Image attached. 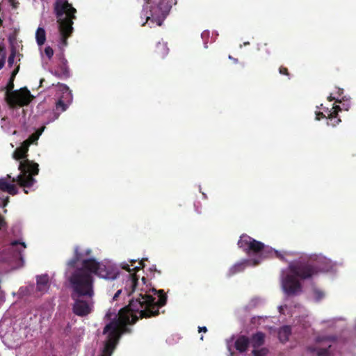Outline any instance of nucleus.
<instances>
[{"mask_svg": "<svg viewBox=\"0 0 356 356\" xmlns=\"http://www.w3.org/2000/svg\"><path fill=\"white\" fill-rule=\"evenodd\" d=\"M149 291L158 295L157 300L147 291L141 289L138 296L131 300L127 307L121 308L118 314L114 309L107 312L106 318L111 321L105 325L103 330V334H106V339L100 356H112L121 335L131 332L128 325L136 323L139 318L157 316L159 314V308L166 304V295L163 290L156 291L153 288Z\"/></svg>", "mask_w": 356, "mask_h": 356, "instance_id": "nucleus-1", "label": "nucleus"}, {"mask_svg": "<svg viewBox=\"0 0 356 356\" xmlns=\"http://www.w3.org/2000/svg\"><path fill=\"white\" fill-rule=\"evenodd\" d=\"M329 268L330 265L324 258L290 262L289 265L290 274H287L282 278V289L289 296L294 295L301 291V284L297 277L300 280H307L321 272L327 271Z\"/></svg>", "mask_w": 356, "mask_h": 356, "instance_id": "nucleus-2", "label": "nucleus"}, {"mask_svg": "<svg viewBox=\"0 0 356 356\" xmlns=\"http://www.w3.org/2000/svg\"><path fill=\"white\" fill-rule=\"evenodd\" d=\"M29 147L30 146L22 143L13 153V158L15 160H23V161L19 162L18 168L21 173L16 178H13V181H16L18 185L23 187L33 186L35 182L33 176L38 173V163L27 159Z\"/></svg>", "mask_w": 356, "mask_h": 356, "instance_id": "nucleus-3", "label": "nucleus"}, {"mask_svg": "<svg viewBox=\"0 0 356 356\" xmlns=\"http://www.w3.org/2000/svg\"><path fill=\"white\" fill-rule=\"evenodd\" d=\"M70 286L72 290V300L78 298H87L91 299L95 295L94 277L83 266L72 272L68 278Z\"/></svg>", "mask_w": 356, "mask_h": 356, "instance_id": "nucleus-4", "label": "nucleus"}, {"mask_svg": "<svg viewBox=\"0 0 356 356\" xmlns=\"http://www.w3.org/2000/svg\"><path fill=\"white\" fill-rule=\"evenodd\" d=\"M238 246L241 248L248 256H259L261 261L268 258H278L284 260V257L278 252L268 246H266L264 243L255 240L252 237L243 234L238 241Z\"/></svg>", "mask_w": 356, "mask_h": 356, "instance_id": "nucleus-5", "label": "nucleus"}, {"mask_svg": "<svg viewBox=\"0 0 356 356\" xmlns=\"http://www.w3.org/2000/svg\"><path fill=\"white\" fill-rule=\"evenodd\" d=\"M177 0H159L154 6H149L148 3L143 6V17H145L146 22L142 24L145 26L149 24L150 27L154 25L161 26L166 16L168 15L170 10L173 5H175Z\"/></svg>", "mask_w": 356, "mask_h": 356, "instance_id": "nucleus-6", "label": "nucleus"}, {"mask_svg": "<svg viewBox=\"0 0 356 356\" xmlns=\"http://www.w3.org/2000/svg\"><path fill=\"white\" fill-rule=\"evenodd\" d=\"M83 266L90 275H96L105 280H114L119 275L117 268L108 262H98L95 259L83 261Z\"/></svg>", "mask_w": 356, "mask_h": 356, "instance_id": "nucleus-7", "label": "nucleus"}, {"mask_svg": "<svg viewBox=\"0 0 356 356\" xmlns=\"http://www.w3.org/2000/svg\"><path fill=\"white\" fill-rule=\"evenodd\" d=\"M33 99L27 88H21L8 94H5V100L10 108L29 105Z\"/></svg>", "mask_w": 356, "mask_h": 356, "instance_id": "nucleus-8", "label": "nucleus"}, {"mask_svg": "<svg viewBox=\"0 0 356 356\" xmlns=\"http://www.w3.org/2000/svg\"><path fill=\"white\" fill-rule=\"evenodd\" d=\"M57 86L62 92V97L58 99L56 104V108L51 113L52 117L50 121L53 122L58 119L60 114L66 111L72 100V95L68 86L65 84L58 83Z\"/></svg>", "mask_w": 356, "mask_h": 356, "instance_id": "nucleus-9", "label": "nucleus"}, {"mask_svg": "<svg viewBox=\"0 0 356 356\" xmlns=\"http://www.w3.org/2000/svg\"><path fill=\"white\" fill-rule=\"evenodd\" d=\"M58 29L60 35V44L66 47L67 40L71 36L73 31V20L76 19V15H56Z\"/></svg>", "mask_w": 356, "mask_h": 356, "instance_id": "nucleus-10", "label": "nucleus"}, {"mask_svg": "<svg viewBox=\"0 0 356 356\" xmlns=\"http://www.w3.org/2000/svg\"><path fill=\"white\" fill-rule=\"evenodd\" d=\"M54 11L56 16L76 15V9L72 7L68 0H56L54 4Z\"/></svg>", "mask_w": 356, "mask_h": 356, "instance_id": "nucleus-11", "label": "nucleus"}, {"mask_svg": "<svg viewBox=\"0 0 356 356\" xmlns=\"http://www.w3.org/2000/svg\"><path fill=\"white\" fill-rule=\"evenodd\" d=\"M75 300L74 306H72V312L77 316H86L91 312L92 302L87 300L81 299L80 298L74 299Z\"/></svg>", "mask_w": 356, "mask_h": 356, "instance_id": "nucleus-12", "label": "nucleus"}, {"mask_svg": "<svg viewBox=\"0 0 356 356\" xmlns=\"http://www.w3.org/2000/svg\"><path fill=\"white\" fill-rule=\"evenodd\" d=\"M260 263L261 260L257 259H244L243 261L236 263L234 266L230 267L229 270V275H236V273L243 271L246 266H256L260 264Z\"/></svg>", "mask_w": 356, "mask_h": 356, "instance_id": "nucleus-13", "label": "nucleus"}, {"mask_svg": "<svg viewBox=\"0 0 356 356\" xmlns=\"http://www.w3.org/2000/svg\"><path fill=\"white\" fill-rule=\"evenodd\" d=\"M54 74L59 79H67L70 77V70L67 65V60L64 57L61 58L60 64Z\"/></svg>", "mask_w": 356, "mask_h": 356, "instance_id": "nucleus-14", "label": "nucleus"}, {"mask_svg": "<svg viewBox=\"0 0 356 356\" xmlns=\"http://www.w3.org/2000/svg\"><path fill=\"white\" fill-rule=\"evenodd\" d=\"M250 344V339L245 335H241L238 337L234 343V347L236 350L241 353H245Z\"/></svg>", "mask_w": 356, "mask_h": 356, "instance_id": "nucleus-15", "label": "nucleus"}, {"mask_svg": "<svg viewBox=\"0 0 356 356\" xmlns=\"http://www.w3.org/2000/svg\"><path fill=\"white\" fill-rule=\"evenodd\" d=\"M341 111L340 106L335 105L333 106L332 111L327 113V119L330 120V124L332 127H335L337 124H339L341 122V120L337 118L339 113Z\"/></svg>", "mask_w": 356, "mask_h": 356, "instance_id": "nucleus-16", "label": "nucleus"}, {"mask_svg": "<svg viewBox=\"0 0 356 356\" xmlns=\"http://www.w3.org/2000/svg\"><path fill=\"white\" fill-rule=\"evenodd\" d=\"M264 333L261 331H259L252 334L250 339V343L252 344L253 348H259L264 345Z\"/></svg>", "mask_w": 356, "mask_h": 356, "instance_id": "nucleus-17", "label": "nucleus"}, {"mask_svg": "<svg viewBox=\"0 0 356 356\" xmlns=\"http://www.w3.org/2000/svg\"><path fill=\"white\" fill-rule=\"evenodd\" d=\"M49 288V277L47 275L37 276L36 289L38 291H46Z\"/></svg>", "mask_w": 356, "mask_h": 356, "instance_id": "nucleus-18", "label": "nucleus"}, {"mask_svg": "<svg viewBox=\"0 0 356 356\" xmlns=\"http://www.w3.org/2000/svg\"><path fill=\"white\" fill-rule=\"evenodd\" d=\"M19 64H16V67L13 70V72L10 73V78H9L7 85L5 88V90H6L5 94H8V93L15 90H14V88H15L14 81L15 79V76L19 72Z\"/></svg>", "mask_w": 356, "mask_h": 356, "instance_id": "nucleus-19", "label": "nucleus"}, {"mask_svg": "<svg viewBox=\"0 0 356 356\" xmlns=\"http://www.w3.org/2000/svg\"><path fill=\"white\" fill-rule=\"evenodd\" d=\"M84 257H85V254H84L83 252H80L79 248L78 246H76L74 248V257L68 261L67 266H69L70 268H74L76 266V264L79 261H83L85 259H83Z\"/></svg>", "mask_w": 356, "mask_h": 356, "instance_id": "nucleus-20", "label": "nucleus"}, {"mask_svg": "<svg viewBox=\"0 0 356 356\" xmlns=\"http://www.w3.org/2000/svg\"><path fill=\"white\" fill-rule=\"evenodd\" d=\"M291 328L289 325H284L280 328L278 337L282 343H286L289 339Z\"/></svg>", "mask_w": 356, "mask_h": 356, "instance_id": "nucleus-21", "label": "nucleus"}, {"mask_svg": "<svg viewBox=\"0 0 356 356\" xmlns=\"http://www.w3.org/2000/svg\"><path fill=\"white\" fill-rule=\"evenodd\" d=\"M332 346L330 345L327 348H315L313 346H309L307 350L309 353H316V356H330V352L329 350Z\"/></svg>", "mask_w": 356, "mask_h": 356, "instance_id": "nucleus-22", "label": "nucleus"}, {"mask_svg": "<svg viewBox=\"0 0 356 356\" xmlns=\"http://www.w3.org/2000/svg\"><path fill=\"white\" fill-rule=\"evenodd\" d=\"M46 40V33L43 28L39 27L35 31V40L37 44L42 46L44 44Z\"/></svg>", "mask_w": 356, "mask_h": 356, "instance_id": "nucleus-23", "label": "nucleus"}, {"mask_svg": "<svg viewBox=\"0 0 356 356\" xmlns=\"http://www.w3.org/2000/svg\"><path fill=\"white\" fill-rule=\"evenodd\" d=\"M155 52L159 56L164 57L168 53V47L165 43L159 42L156 44Z\"/></svg>", "mask_w": 356, "mask_h": 356, "instance_id": "nucleus-24", "label": "nucleus"}, {"mask_svg": "<svg viewBox=\"0 0 356 356\" xmlns=\"http://www.w3.org/2000/svg\"><path fill=\"white\" fill-rule=\"evenodd\" d=\"M10 245L13 248H15V251H17L19 254V259H23L22 258V251L26 248V244L24 242H19V241H14L10 242Z\"/></svg>", "mask_w": 356, "mask_h": 356, "instance_id": "nucleus-25", "label": "nucleus"}, {"mask_svg": "<svg viewBox=\"0 0 356 356\" xmlns=\"http://www.w3.org/2000/svg\"><path fill=\"white\" fill-rule=\"evenodd\" d=\"M41 134H42V131H36L35 132L32 134L30 136V137L27 138V139H26L22 143H24L28 146H30L34 143L36 144L37 140L40 138Z\"/></svg>", "mask_w": 356, "mask_h": 356, "instance_id": "nucleus-26", "label": "nucleus"}, {"mask_svg": "<svg viewBox=\"0 0 356 356\" xmlns=\"http://www.w3.org/2000/svg\"><path fill=\"white\" fill-rule=\"evenodd\" d=\"M129 282V287L131 289V291H129V296H130L131 293L136 291L138 282V276L137 275L136 273L130 274V280Z\"/></svg>", "mask_w": 356, "mask_h": 356, "instance_id": "nucleus-27", "label": "nucleus"}, {"mask_svg": "<svg viewBox=\"0 0 356 356\" xmlns=\"http://www.w3.org/2000/svg\"><path fill=\"white\" fill-rule=\"evenodd\" d=\"M268 349L266 348H261L260 349L254 348L252 351L253 356H268Z\"/></svg>", "mask_w": 356, "mask_h": 356, "instance_id": "nucleus-28", "label": "nucleus"}, {"mask_svg": "<svg viewBox=\"0 0 356 356\" xmlns=\"http://www.w3.org/2000/svg\"><path fill=\"white\" fill-rule=\"evenodd\" d=\"M316 342H322L324 341L334 342L337 341V337L334 335H330L325 337H318L316 339Z\"/></svg>", "mask_w": 356, "mask_h": 356, "instance_id": "nucleus-29", "label": "nucleus"}, {"mask_svg": "<svg viewBox=\"0 0 356 356\" xmlns=\"http://www.w3.org/2000/svg\"><path fill=\"white\" fill-rule=\"evenodd\" d=\"M15 56H16L15 50L13 49V51H11V52L8 58V67H13V65L15 64Z\"/></svg>", "mask_w": 356, "mask_h": 356, "instance_id": "nucleus-30", "label": "nucleus"}, {"mask_svg": "<svg viewBox=\"0 0 356 356\" xmlns=\"http://www.w3.org/2000/svg\"><path fill=\"white\" fill-rule=\"evenodd\" d=\"M0 70L2 69L5 65L6 62V54H5V47L0 46Z\"/></svg>", "mask_w": 356, "mask_h": 356, "instance_id": "nucleus-31", "label": "nucleus"}, {"mask_svg": "<svg viewBox=\"0 0 356 356\" xmlns=\"http://www.w3.org/2000/svg\"><path fill=\"white\" fill-rule=\"evenodd\" d=\"M8 228V222L5 217L0 213V231H5Z\"/></svg>", "mask_w": 356, "mask_h": 356, "instance_id": "nucleus-32", "label": "nucleus"}, {"mask_svg": "<svg viewBox=\"0 0 356 356\" xmlns=\"http://www.w3.org/2000/svg\"><path fill=\"white\" fill-rule=\"evenodd\" d=\"M10 184H8L6 179H0V191H5Z\"/></svg>", "mask_w": 356, "mask_h": 356, "instance_id": "nucleus-33", "label": "nucleus"}, {"mask_svg": "<svg viewBox=\"0 0 356 356\" xmlns=\"http://www.w3.org/2000/svg\"><path fill=\"white\" fill-rule=\"evenodd\" d=\"M44 52L45 56H47L49 59H51L54 55V50L51 47H44Z\"/></svg>", "mask_w": 356, "mask_h": 356, "instance_id": "nucleus-34", "label": "nucleus"}, {"mask_svg": "<svg viewBox=\"0 0 356 356\" xmlns=\"http://www.w3.org/2000/svg\"><path fill=\"white\" fill-rule=\"evenodd\" d=\"M5 192H7L8 194L10 195H15L17 193V190L15 186L10 184L8 187V188L5 191Z\"/></svg>", "mask_w": 356, "mask_h": 356, "instance_id": "nucleus-35", "label": "nucleus"}, {"mask_svg": "<svg viewBox=\"0 0 356 356\" xmlns=\"http://www.w3.org/2000/svg\"><path fill=\"white\" fill-rule=\"evenodd\" d=\"M314 295H315L316 299H317V300H321L324 297L323 291H320V290H315Z\"/></svg>", "mask_w": 356, "mask_h": 356, "instance_id": "nucleus-36", "label": "nucleus"}, {"mask_svg": "<svg viewBox=\"0 0 356 356\" xmlns=\"http://www.w3.org/2000/svg\"><path fill=\"white\" fill-rule=\"evenodd\" d=\"M279 72L281 74H283V75H286L288 76H289V70L286 67H283V66H281L279 69Z\"/></svg>", "mask_w": 356, "mask_h": 356, "instance_id": "nucleus-37", "label": "nucleus"}, {"mask_svg": "<svg viewBox=\"0 0 356 356\" xmlns=\"http://www.w3.org/2000/svg\"><path fill=\"white\" fill-rule=\"evenodd\" d=\"M10 6L16 9L19 6V2L17 0H8Z\"/></svg>", "mask_w": 356, "mask_h": 356, "instance_id": "nucleus-38", "label": "nucleus"}, {"mask_svg": "<svg viewBox=\"0 0 356 356\" xmlns=\"http://www.w3.org/2000/svg\"><path fill=\"white\" fill-rule=\"evenodd\" d=\"M325 118H326V116L324 113H322V112L316 113V120L319 121Z\"/></svg>", "mask_w": 356, "mask_h": 356, "instance_id": "nucleus-39", "label": "nucleus"}, {"mask_svg": "<svg viewBox=\"0 0 356 356\" xmlns=\"http://www.w3.org/2000/svg\"><path fill=\"white\" fill-rule=\"evenodd\" d=\"M144 268V259H141L139 262V266H138L137 267H134L133 270H136V271H138L140 268Z\"/></svg>", "mask_w": 356, "mask_h": 356, "instance_id": "nucleus-40", "label": "nucleus"}, {"mask_svg": "<svg viewBox=\"0 0 356 356\" xmlns=\"http://www.w3.org/2000/svg\"><path fill=\"white\" fill-rule=\"evenodd\" d=\"M122 293V291L121 290H119V291H117L113 298V300H117V298H119L120 295Z\"/></svg>", "mask_w": 356, "mask_h": 356, "instance_id": "nucleus-41", "label": "nucleus"}, {"mask_svg": "<svg viewBox=\"0 0 356 356\" xmlns=\"http://www.w3.org/2000/svg\"><path fill=\"white\" fill-rule=\"evenodd\" d=\"M327 100L330 101V102H332L333 100H335L336 102H341V100H339V99H336L334 97H333L332 96V95H330V96L327 97Z\"/></svg>", "mask_w": 356, "mask_h": 356, "instance_id": "nucleus-42", "label": "nucleus"}, {"mask_svg": "<svg viewBox=\"0 0 356 356\" xmlns=\"http://www.w3.org/2000/svg\"><path fill=\"white\" fill-rule=\"evenodd\" d=\"M199 332H207V327H199Z\"/></svg>", "mask_w": 356, "mask_h": 356, "instance_id": "nucleus-43", "label": "nucleus"}, {"mask_svg": "<svg viewBox=\"0 0 356 356\" xmlns=\"http://www.w3.org/2000/svg\"><path fill=\"white\" fill-rule=\"evenodd\" d=\"M85 257L89 256L91 254V250L90 249H87L83 252Z\"/></svg>", "mask_w": 356, "mask_h": 356, "instance_id": "nucleus-44", "label": "nucleus"}, {"mask_svg": "<svg viewBox=\"0 0 356 356\" xmlns=\"http://www.w3.org/2000/svg\"><path fill=\"white\" fill-rule=\"evenodd\" d=\"M124 269L128 270L129 272H131V269H130V267L129 265H125V266H123L122 267Z\"/></svg>", "mask_w": 356, "mask_h": 356, "instance_id": "nucleus-45", "label": "nucleus"}, {"mask_svg": "<svg viewBox=\"0 0 356 356\" xmlns=\"http://www.w3.org/2000/svg\"><path fill=\"white\" fill-rule=\"evenodd\" d=\"M343 88H338V93H339V95L341 96L343 93Z\"/></svg>", "mask_w": 356, "mask_h": 356, "instance_id": "nucleus-46", "label": "nucleus"}, {"mask_svg": "<svg viewBox=\"0 0 356 356\" xmlns=\"http://www.w3.org/2000/svg\"><path fill=\"white\" fill-rule=\"evenodd\" d=\"M149 270H150V271H152V272H153V271H156V266H152V267H150V268H149Z\"/></svg>", "mask_w": 356, "mask_h": 356, "instance_id": "nucleus-47", "label": "nucleus"}, {"mask_svg": "<svg viewBox=\"0 0 356 356\" xmlns=\"http://www.w3.org/2000/svg\"><path fill=\"white\" fill-rule=\"evenodd\" d=\"M145 281H146V278H145V277H142V282H143V283H145Z\"/></svg>", "mask_w": 356, "mask_h": 356, "instance_id": "nucleus-48", "label": "nucleus"}, {"mask_svg": "<svg viewBox=\"0 0 356 356\" xmlns=\"http://www.w3.org/2000/svg\"><path fill=\"white\" fill-rule=\"evenodd\" d=\"M3 21H2V19L0 18V26L2 25V23H3Z\"/></svg>", "mask_w": 356, "mask_h": 356, "instance_id": "nucleus-49", "label": "nucleus"}, {"mask_svg": "<svg viewBox=\"0 0 356 356\" xmlns=\"http://www.w3.org/2000/svg\"><path fill=\"white\" fill-rule=\"evenodd\" d=\"M44 81V79L40 80V86H42V82Z\"/></svg>", "mask_w": 356, "mask_h": 356, "instance_id": "nucleus-50", "label": "nucleus"}, {"mask_svg": "<svg viewBox=\"0 0 356 356\" xmlns=\"http://www.w3.org/2000/svg\"><path fill=\"white\" fill-rule=\"evenodd\" d=\"M24 193H25L26 194H27V193H28V192H27V191H26V190H25V189H24Z\"/></svg>", "mask_w": 356, "mask_h": 356, "instance_id": "nucleus-51", "label": "nucleus"}]
</instances>
